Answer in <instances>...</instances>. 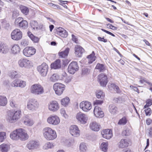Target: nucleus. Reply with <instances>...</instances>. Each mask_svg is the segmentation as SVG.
<instances>
[{"label": "nucleus", "instance_id": "7", "mask_svg": "<svg viewBox=\"0 0 152 152\" xmlns=\"http://www.w3.org/2000/svg\"><path fill=\"white\" fill-rule=\"evenodd\" d=\"M39 106L38 102L36 100L34 99H30L28 102L27 108L30 110H35Z\"/></svg>", "mask_w": 152, "mask_h": 152}, {"label": "nucleus", "instance_id": "32", "mask_svg": "<svg viewBox=\"0 0 152 152\" xmlns=\"http://www.w3.org/2000/svg\"><path fill=\"white\" fill-rule=\"evenodd\" d=\"M132 130L131 127L127 128L122 132V134L123 136H129L132 134Z\"/></svg>", "mask_w": 152, "mask_h": 152}, {"label": "nucleus", "instance_id": "43", "mask_svg": "<svg viewBox=\"0 0 152 152\" xmlns=\"http://www.w3.org/2000/svg\"><path fill=\"white\" fill-rule=\"evenodd\" d=\"M8 150V145L7 144L4 143L0 145V151L1 152H7Z\"/></svg>", "mask_w": 152, "mask_h": 152}, {"label": "nucleus", "instance_id": "46", "mask_svg": "<svg viewBox=\"0 0 152 152\" xmlns=\"http://www.w3.org/2000/svg\"><path fill=\"white\" fill-rule=\"evenodd\" d=\"M10 105L13 108H17L18 107V104H17L15 100L13 99L10 101Z\"/></svg>", "mask_w": 152, "mask_h": 152}, {"label": "nucleus", "instance_id": "60", "mask_svg": "<svg viewBox=\"0 0 152 152\" xmlns=\"http://www.w3.org/2000/svg\"><path fill=\"white\" fill-rule=\"evenodd\" d=\"M107 26H109V27H108V28L111 29L113 30H116L117 29V28L116 27L113 26L112 24H107Z\"/></svg>", "mask_w": 152, "mask_h": 152}, {"label": "nucleus", "instance_id": "34", "mask_svg": "<svg viewBox=\"0 0 152 152\" xmlns=\"http://www.w3.org/2000/svg\"><path fill=\"white\" fill-rule=\"evenodd\" d=\"M28 36L31 40L35 42H37L39 40V38L36 37L34 36L31 32H28L27 33Z\"/></svg>", "mask_w": 152, "mask_h": 152}, {"label": "nucleus", "instance_id": "50", "mask_svg": "<svg viewBox=\"0 0 152 152\" xmlns=\"http://www.w3.org/2000/svg\"><path fill=\"white\" fill-rule=\"evenodd\" d=\"M53 147V145L52 143L47 142L45 143L43 146L44 149L46 150L49 148H51Z\"/></svg>", "mask_w": 152, "mask_h": 152}, {"label": "nucleus", "instance_id": "23", "mask_svg": "<svg viewBox=\"0 0 152 152\" xmlns=\"http://www.w3.org/2000/svg\"><path fill=\"white\" fill-rule=\"evenodd\" d=\"M75 53L78 57H81L84 51L83 48L80 45H76L75 48Z\"/></svg>", "mask_w": 152, "mask_h": 152}, {"label": "nucleus", "instance_id": "1", "mask_svg": "<svg viewBox=\"0 0 152 152\" xmlns=\"http://www.w3.org/2000/svg\"><path fill=\"white\" fill-rule=\"evenodd\" d=\"M11 139L14 140H27L28 136L23 129L20 128L16 129L12 132L10 135Z\"/></svg>", "mask_w": 152, "mask_h": 152}, {"label": "nucleus", "instance_id": "10", "mask_svg": "<svg viewBox=\"0 0 152 152\" xmlns=\"http://www.w3.org/2000/svg\"><path fill=\"white\" fill-rule=\"evenodd\" d=\"M15 23L18 25L20 28L25 29L28 27V23L26 20H24L23 18L19 17L16 18L15 22Z\"/></svg>", "mask_w": 152, "mask_h": 152}, {"label": "nucleus", "instance_id": "2", "mask_svg": "<svg viewBox=\"0 0 152 152\" xmlns=\"http://www.w3.org/2000/svg\"><path fill=\"white\" fill-rule=\"evenodd\" d=\"M43 135L47 140H54L57 136L55 131L49 127H46L43 129Z\"/></svg>", "mask_w": 152, "mask_h": 152}, {"label": "nucleus", "instance_id": "17", "mask_svg": "<svg viewBox=\"0 0 152 152\" xmlns=\"http://www.w3.org/2000/svg\"><path fill=\"white\" fill-rule=\"evenodd\" d=\"M80 107L83 111L87 112L91 108L92 105L88 102L83 101L80 104Z\"/></svg>", "mask_w": 152, "mask_h": 152}, {"label": "nucleus", "instance_id": "25", "mask_svg": "<svg viewBox=\"0 0 152 152\" xmlns=\"http://www.w3.org/2000/svg\"><path fill=\"white\" fill-rule=\"evenodd\" d=\"M89 127L91 130L95 131H98L100 129V125L95 121L90 123Z\"/></svg>", "mask_w": 152, "mask_h": 152}, {"label": "nucleus", "instance_id": "47", "mask_svg": "<svg viewBox=\"0 0 152 152\" xmlns=\"http://www.w3.org/2000/svg\"><path fill=\"white\" fill-rule=\"evenodd\" d=\"M127 122V120L125 117H124L120 119L118 122V124L121 125H124Z\"/></svg>", "mask_w": 152, "mask_h": 152}, {"label": "nucleus", "instance_id": "33", "mask_svg": "<svg viewBox=\"0 0 152 152\" xmlns=\"http://www.w3.org/2000/svg\"><path fill=\"white\" fill-rule=\"evenodd\" d=\"M87 58L89 59L88 63H92L95 60L96 57L95 56L94 52L93 51L91 54L87 56Z\"/></svg>", "mask_w": 152, "mask_h": 152}, {"label": "nucleus", "instance_id": "26", "mask_svg": "<svg viewBox=\"0 0 152 152\" xmlns=\"http://www.w3.org/2000/svg\"><path fill=\"white\" fill-rule=\"evenodd\" d=\"M129 145L128 141L126 139L121 140L118 143L119 148H124L127 147Z\"/></svg>", "mask_w": 152, "mask_h": 152}, {"label": "nucleus", "instance_id": "5", "mask_svg": "<svg viewBox=\"0 0 152 152\" xmlns=\"http://www.w3.org/2000/svg\"><path fill=\"white\" fill-rule=\"evenodd\" d=\"M49 67L48 65L45 63H42L41 65L38 66L37 69L40 74L43 77H45L48 71Z\"/></svg>", "mask_w": 152, "mask_h": 152}, {"label": "nucleus", "instance_id": "13", "mask_svg": "<svg viewBox=\"0 0 152 152\" xmlns=\"http://www.w3.org/2000/svg\"><path fill=\"white\" fill-rule=\"evenodd\" d=\"M79 69V66L77 62H72L69 65L68 67L69 72L71 74H74Z\"/></svg>", "mask_w": 152, "mask_h": 152}, {"label": "nucleus", "instance_id": "48", "mask_svg": "<svg viewBox=\"0 0 152 152\" xmlns=\"http://www.w3.org/2000/svg\"><path fill=\"white\" fill-rule=\"evenodd\" d=\"M69 99L68 97H66L64 98L61 100V104L62 105L66 106L67 105L69 102Z\"/></svg>", "mask_w": 152, "mask_h": 152}, {"label": "nucleus", "instance_id": "19", "mask_svg": "<svg viewBox=\"0 0 152 152\" xmlns=\"http://www.w3.org/2000/svg\"><path fill=\"white\" fill-rule=\"evenodd\" d=\"M72 78V76L67 75V74L64 72L60 76V80H63L66 83H68L71 81Z\"/></svg>", "mask_w": 152, "mask_h": 152}, {"label": "nucleus", "instance_id": "3", "mask_svg": "<svg viewBox=\"0 0 152 152\" xmlns=\"http://www.w3.org/2000/svg\"><path fill=\"white\" fill-rule=\"evenodd\" d=\"M21 116V112L20 110L14 112L10 111L7 112V119L10 122L12 123L18 120Z\"/></svg>", "mask_w": 152, "mask_h": 152}, {"label": "nucleus", "instance_id": "29", "mask_svg": "<svg viewBox=\"0 0 152 152\" xmlns=\"http://www.w3.org/2000/svg\"><path fill=\"white\" fill-rule=\"evenodd\" d=\"M7 99L5 96H0V106H5L7 104Z\"/></svg>", "mask_w": 152, "mask_h": 152}, {"label": "nucleus", "instance_id": "22", "mask_svg": "<svg viewBox=\"0 0 152 152\" xmlns=\"http://www.w3.org/2000/svg\"><path fill=\"white\" fill-rule=\"evenodd\" d=\"M56 32L57 34L63 38L66 37L68 35L66 31L61 27L58 28Z\"/></svg>", "mask_w": 152, "mask_h": 152}, {"label": "nucleus", "instance_id": "45", "mask_svg": "<svg viewBox=\"0 0 152 152\" xmlns=\"http://www.w3.org/2000/svg\"><path fill=\"white\" fill-rule=\"evenodd\" d=\"M24 124L28 126H31L34 124L33 121L29 118L26 119L24 121Z\"/></svg>", "mask_w": 152, "mask_h": 152}, {"label": "nucleus", "instance_id": "28", "mask_svg": "<svg viewBox=\"0 0 152 152\" xmlns=\"http://www.w3.org/2000/svg\"><path fill=\"white\" fill-rule=\"evenodd\" d=\"M69 50V48H66L64 51L59 52L58 53V55L60 58H66L68 56Z\"/></svg>", "mask_w": 152, "mask_h": 152}, {"label": "nucleus", "instance_id": "27", "mask_svg": "<svg viewBox=\"0 0 152 152\" xmlns=\"http://www.w3.org/2000/svg\"><path fill=\"white\" fill-rule=\"evenodd\" d=\"M9 50L8 47L4 43L1 44L0 45V53L1 54H6Z\"/></svg>", "mask_w": 152, "mask_h": 152}, {"label": "nucleus", "instance_id": "36", "mask_svg": "<svg viewBox=\"0 0 152 152\" xmlns=\"http://www.w3.org/2000/svg\"><path fill=\"white\" fill-rule=\"evenodd\" d=\"M108 147L107 142H102L100 146V148L103 151L106 152L107 151Z\"/></svg>", "mask_w": 152, "mask_h": 152}, {"label": "nucleus", "instance_id": "37", "mask_svg": "<svg viewBox=\"0 0 152 152\" xmlns=\"http://www.w3.org/2000/svg\"><path fill=\"white\" fill-rule=\"evenodd\" d=\"M20 9L21 12L25 15H27L29 12V9L26 7L21 5L20 7Z\"/></svg>", "mask_w": 152, "mask_h": 152}, {"label": "nucleus", "instance_id": "31", "mask_svg": "<svg viewBox=\"0 0 152 152\" xmlns=\"http://www.w3.org/2000/svg\"><path fill=\"white\" fill-rule=\"evenodd\" d=\"M12 52L14 54H16L19 53L20 48L18 44L14 45L11 49Z\"/></svg>", "mask_w": 152, "mask_h": 152}, {"label": "nucleus", "instance_id": "4", "mask_svg": "<svg viewBox=\"0 0 152 152\" xmlns=\"http://www.w3.org/2000/svg\"><path fill=\"white\" fill-rule=\"evenodd\" d=\"M31 93L35 95H40L44 92L43 87L39 84H35L32 85L30 88Z\"/></svg>", "mask_w": 152, "mask_h": 152}, {"label": "nucleus", "instance_id": "40", "mask_svg": "<svg viewBox=\"0 0 152 152\" xmlns=\"http://www.w3.org/2000/svg\"><path fill=\"white\" fill-rule=\"evenodd\" d=\"M117 107L113 104H110L109 106V110L110 112L113 114L116 113L117 111Z\"/></svg>", "mask_w": 152, "mask_h": 152}, {"label": "nucleus", "instance_id": "59", "mask_svg": "<svg viewBox=\"0 0 152 152\" xmlns=\"http://www.w3.org/2000/svg\"><path fill=\"white\" fill-rule=\"evenodd\" d=\"M97 39L99 41L101 42H107V40L106 39H105L104 37H97Z\"/></svg>", "mask_w": 152, "mask_h": 152}, {"label": "nucleus", "instance_id": "52", "mask_svg": "<svg viewBox=\"0 0 152 152\" xmlns=\"http://www.w3.org/2000/svg\"><path fill=\"white\" fill-rule=\"evenodd\" d=\"M18 85V87L23 88L26 86V83L25 81L19 80Z\"/></svg>", "mask_w": 152, "mask_h": 152}, {"label": "nucleus", "instance_id": "57", "mask_svg": "<svg viewBox=\"0 0 152 152\" xmlns=\"http://www.w3.org/2000/svg\"><path fill=\"white\" fill-rule=\"evenodd\" d=\"M146 115H150L151 113V110L150 108H147L145 110Z\"/></svg>", "mask_w": 152, "mask_h": 152}, {"label": "nucleus", "instance_id": "21", "mask_svg": "<svg viewBox=\"0 0 152 152\" xmlns=\"http://www.w3.org/2000/svg\"><path fill=\"white\" fill-rule=\"evenodd\" d=\"M101 134L104 138L108 140L111 138L113 136L112 131L108 129L103 130Z\"/></svg>", "mask_w": 152, "mask_h": 152}, {"label": "nucleus", "instance_id": "39", "mask_svg": "<svg viewBox=\"0 0 152 152\" xmlns=\"http://www.w3.org/2000/svg\"><path fill=\"white\" fill-rule=\"evenodd\" d=\"M96 96L98 99L103 98L104 96V94L103 91L100 90H97L96 92Z\"/></svg>", "mask_w": 152, "mask_h": 152}, {"label": "nucleus", "instance_id": "6", "mask_svg": "<svg viewBox=\"0 0 152 152\" xmlns=\"http://www.w3.org/2000/svg\"><path fill=\"white\" fill-rule=\"evenodd\" d=\"M56 94L58 95H61L65 90V86L60 83H56L53 86Z\"/></svg>", "mask_w": 152, "mask_h": 152}, {"label": "nucleus", "instance_id": "9", "mask_svg": "<svg viewBox=\"0 0 152 152\" xmlns=\"http://www.w3.org/2000/svg\"><path fill=\"white\" fill-rule=\"evenodd\" d=\"M11 37L12 39L14 40H19L22 37V32L20 29H15L11 33Z\"/></svg>", "mask_w": 152, "mask_h": 152}, {"label": "nucleus", "instance_id": "20", "mask_svg": "<svg viewBox=\"0 0 152 152\" xmlns=\"http://www.w3.org/2000/svg\"><path fill=\"white\" fill-rule=\"evenodd\" d=\"M48 108L50 110L56 111L59 109V106L57 102L52 101L49 104Z\"/></svg>", "mask_w": 152, "mask_h": 152}, {"label": "nucleus", "instance_id": "30", "mask_svg": "<svg viewBox=\"0 0 152 152\" xmlns=\"http://www.w3.org/2000/svg\"><path fill=\"white\" fill-rule=\"evenodd\" d=\"M61 67L60 60L59 59L56 60L51 65V68L52 69H56L60 68Z\"/></svg>", "mask_w": 152, "mask_h": 152}, {"label": "nucleus", "instance_id": "64", "mask_svg": "<svg viewBox=\"0 0 152 152\" xmlns=\"http://www.w3.org/2000/svg\"><path fill=\"white\" fill-rule=\"evenodd\" d=\"M72 40L76 43H78V40L76 38V37L74 35L72 34Z\"/></svg>", "mask_w": 152, "mask_h": 152}, {"label": "nucleus", "instance_id": "18", "mask_svg": "<svg viewBox=\"0 0 152 152\" xmlns=\"http://www.w3.org/2000/svg\"><path fill=\"white\" fill-rule=\"evenodd\" d=\"M94 115L97 117L102 118L104 116L103 112L98 106H96L94 110Z\"/></svg>", "mask_w": 152, "mask_h": 152}, {"label": "nucleus", "instance_id": "12", "mask_svg": "<svg viewBox=\"0 0 152 152\" xmlns=\"http://www.w3.org/2000/svg\"><path fill=\"white\" fill-rule=\"evenodd\" d=\"M98 80L101 86H106L108 80L107 77L106 75L104 74H100L98 76Z\"/></svg>", "mask_w": 152, "mask_h": 152}, {"label": "nucleus", "instance_id": "62", "mask_svg": "<svg viewBox=\"0 0 152 152\" xmlns=\"http://www.w3.org/2000/svg\"><path fill=\"white\" fill-rule=\"evenodd\" d=\"M103 103V101L100 100H96L94 102V104H100Z\"/></svg>", "mask_w": 152, "mask_h": 152}, {"label": "nucleus", "instance_id": "42", "mask_svg": "<svg viewBox=\"0 0 152 152\" xmlns=\"http://www.w3.org/2000/svg\"><path fill=\"white\" fill-rule=\"evenodd\" d=\"M79 148L80 151L81 152H86L87 149V146L84 142H82L80 144Z\"/></svg>", "mask_w": 152, "mask_h": 152}, {"label": "nucleus", "instance_id": "16", "mask_svg": "<svg viewBox=\"0 0 152 152\" xmlns=\"http://www.w3.org/2000/svg\"><path fill=\"white\" fill-rule=\"evenodd\" d=\"M69 132L73 136L77 137L80 134V131L78 126L75 125L71 126L69 128Z\"/></svg>", "mask_w": 152, "mask_h": 152}, {"label": "nucleus", "instance_id": "35", "mask_svg": "<svg viewBox=\"0 0 152 152\" xmlns=\"http://www.w3.org/2000/svg\"><path fill=\"white\" fill-rule=\"evenodd\" d=\"M95 68L99 70L100 72H104L106 70L104 65L99 63L97 64Z\"/></svg>", "mask_w": 152, "mask_h": 152}, {"label": "nucleus", "instance_id": "15", "mask_svg": "<svg viewBox=\"0 0 152 152\" xmlns=\"http://www.w3.org/2000/svg\"><path fill=\"white\" fill-rule=\"evenodd\" d=\"M76 118L79 122L83 124H85L88 120L87 115L80 112L77 113Z\"/></svg>", "mask_w": 152, "mask_h": 152}, {"label": "nucleus", "instance_id": "44", "mask_svg": "<svg viewBox=\"0 0 152 152\" xmlns=\"http://www.w3.org/2000/svg\"><path fill=\"white\" fill-rule=\"evenodd\" d=\"M8 75L12 78H17L18 77V73L16 71H11L9 72Z\"/></svg>", "mask_w": 152, "mask_h": 152}, {"label": "nucleus", "instance_id": "11", "mask_svg": "<svg viewBox=\"0 0 152 152\" xmlns=\"http://www.w3.org/2000/svg\"><path fill=\"white\" fill-rule=\"evenodd\" d=\"M47 121L49 124L53 125H56L60 123V119L57 115H53L48 117Z\"/></svg>", "mask_w": 152, "mask_h": 152}, {"label": "nucleus", "instance_id": "53", "mask_svg": "<svg viewBox=\"0 0 152 152\" xmlns=\"http://www.w3.org/2000/svg\"><path fill=\"white\" fill-rule=\"evenodd\" d=\"M19 15V12L18 10H15L12 12V18L14 19Z\"/></svg>", "mask_w": 152, "mask_h": 152}, {"label": "nucleus", "instance_id": "38", "mask_svg": "<svg viewBox=\"0 0 152 152\" xmlns=\"http://www.w3.org/2000/svg\"><path fill=\"white\" fill-rule=\"evenodd\" d=\"M91 71V69L88 67H84L82 69V76L86 75L89 74Z\"/></svg>", "mask_w": 152, "mask_h": 152}, {"label": "nucleus", "instance_id": "61", "mask_svg": "<svg viewBox=\"0 0 152 152\" xmlns=\"http://www.w3.org/2000/svg\"><path fill=\"white\" fill-rule=\"evenodd\" d=\"M101 30L102 31L107 33V34H108L111 35L113 37H115V35L114 34H113V33H111V32H110L109 31H108L106 30H105L104 29H103V28H101Z\"/></svg>", "mask_w": 152, "mask_h": 152}, {"label": "nucleus", "instance_id": "58", "mask_svg": "<svg viewBox=\"0 0 152 152\" xmlns=\"http://www.w3.org/2000/svg\"><path fill=\"white\" fill-rule=\"evenodd\" d=\"M122 98L120 97H119L118 98H113L114 101L116 103H121L122 102Z\"/></svg>", "mask_w": 152, "mask_h": 152}, {"label": "nucleus", "instance_id": "55", "mask_svg": "<svg viewBox=\"0 0 152 152\" xmlns=\"http://www.w3.org/2000/svg\"><path fill=\"white\" fill-rule=\"evenodd\" d=\"M60 113L62 116H63L65 118L68 117V115L66 114L65 110L64 109L62 108L61 109Z\"/></svg>", "mask_w": 152, "mask_h": 152}, {"label": "nucleus", "instance_id": "54", "mask_svg": "<svg viewBox=\"0 0 152 152\" xmlns=\"http://www.w3.org/2000/svg\"><path fill=\"white\" fill-rule=\"evenodd\" d=\"M30 23L31 26L34 29H35V28H37L38 23L37 21L34 20H32L31 22Z\"/></svg>", "mask_w": 152, "mask_h": 152}, {"label": "nucleus", "instance_id": "56", "mask_svg": "<svg viewBox=\"0 0 152 152\" xmlns=\"http://www.w3.org/2000/svg\"><path fill=\"white\" fill-rule=\"evenodd\" d=\"M18 82L19 80H14L11 83V86L13 87H18Z\"/></svg>", "mask_w": 152, "mask_h": 152}, {"label": "nucleus", "instance_id": "8", "mask_svg": "<svg viewBox=\"0 0 152 152\" xmlns=\"http://www.w3.org/2000/svg\"><path fill=\"white\" fill-rule=\"evenodd\" d=\"M18 64L22 68H30L32 66L31 61L26 58H21L19 60Z\"/></svg>", "mask_w": 152, "mask_h": 152}, {"label": "nucleus", "instance_id": "63", "mask_svg": "<svg viewBox=\"0 0 152 152\" xmlns=\"http://www.w3.org/2000/svg\"><path fill=\"white\" fill-rule=\"evenodd\" d=\"M21 44L22 46H26L28 45L27 42L25 40H22L21 42Z\"/></svg>", "mask_w": 152, "mask_h": 152}, {"label": "nucleus", "instance_id": "14", "mask_svg": "<svg viewBox=\"0 0 152 152\" xmlns=\"http://www.w3.org/2000/svg\"><path fill=\"white\" fill-rule=\"evenodd\" d=\"M36 51V49L32 47H26L23 49V53L26 56L30 57L34 54Z\"/></svg>", "mask_w": 152, "mask_h": 152}, {"label": "nucleus", "instance_id": "24", "mask_svg": "<svg viewBox=\"0 0 152 152\" xmlns=\"http://www.w3.org/2000/svg\"><path fill=\"white\" fill-rule=\"evenodd\" d=\"M39 145L38 142L34 141H31L27 144L26 147L29 149H34L37 148Z\"/></svg>", "mask_w": 152, "mask_h": 152}, {"label": "nucleus", "instance_id": "49", "mask_svg": "<svg viewBox=\"0 0 152 152\" xmlns=\"http://www.w3.org/2000/svg\"><path fill=\"white\" fill-rule=\"evenodd\" d=\"M110 86L111 87L113 88L117 93H120L121 92V91L119 87L114 83H112Z\"/></svg>", "mask_w": 152, "mask_h": 152}, {"label": "nucleus", "instance_id": "41", "mask_svg": "<svg viewBox=\"0 0 152 152\" xmlns=\"http://www.w3.org/2000/svg\"><path fill=\"white\" fill-rule=\"evenodd\" d=\"M60 76H59L57 74H54L50 77V80L51 81L55 82L58 80H60Z\"/></svg>", "mask_w": 152, "mask_h": 152}, {"label": "nucleus", "instance_id": "51", "mask_svg": "<svg viewBox=\"0 0 152 152\" xmlns=\"http://www.w3.org/2000/svg\"><path fill=\"white\" fill-rule=\"evenodd\" d=\"M6 138V133L5 132H0V142H3Z\"/></svg>", "mask_w": 152, "mask_h": 152}]
</instances>
